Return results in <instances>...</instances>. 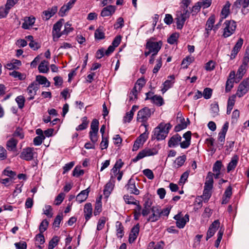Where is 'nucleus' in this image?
<instances>
[{
  "label": "nucleus",
  "instance_id": "obj_28",
  "mask_svg": "<svg viewBox=\"0 0 249 249\" xmlns=\"http://www.w3.org/2000/svg\"><path fill=\"white\" fill-rule=\"evenodd\" d=\"M35 18L33 17H26L22 23V27L24 29H28L32 26L35 22Z\"/></svg>",
  "mask_w": 249,
  "mask_h": 249
},
{
  "label": "nucleus",
  "instance_id": "obj_10",
  "mask_svg": "<svg viewBox=\"0 0 249 249\" xmlns=\"http://www.w3.org/2000/svg\"><path fill=\"white\" fill-rule=\"evenodd\" d=\"M174 218L176 220L177 226L179 229H182L189 221V216L188 214H186L184 216H182L181 213H179L175 215Z\"/></svg>",
  "mask_w": 249,
  "mask_h": 249
},
{
  "label": "nucleus",
  "instance_id": "obj_58",
  "mask_svg": "<svg viewBox=\"0 0 249 249\" xmlns=\"http://www.w3.org/2000/svg\"><path fill=\"white\" fill-rule=\"evenodd\" d=\"M157 64L153 70L154 73H157L162 66L161 58L160 57L157 59Z\"/></svg>",
  "mask_w": 249,
  "mask_h": 249
},
{
  "label": "nucleus",
  "instance_id": "obj_27",
  "mask_svg": "<svg viewBox=\"0 0 249 249\" xmlns=\"http://www.w3.org/2000/svg\"><path fill=\"white\" fill-rule=\"evenodd\" d=\"M89 188L82 191L76 196V200L79 203L85 201L89 196Z\"/></svg>",
  "mask_w": 249,
  "mask_h": 249
},
{
  "label": "nucleus",
  "instance_id": "obj_36",
  "mask_svg": "<svg viewBox=\"0 0 249 249\" xmlns=\"http://www.w3.org/2000/svg\"><path fill=\"white\" fill-rule=\"evenodd\" d=\"M124 199L125 202L128 204H133L137 205L139 204V201L136 200L132 196L128 195H125L124 196Z\"/></svg>",
  "mask_w": 249,
  "mask_h": 249
},
{
  "label": "nucleus",
  "instance_id": "obj_30",
  "mask_svg": "<svg viewBox=\"0 0 249 249\" xmlns=\"http://www.w3.org/2000/svg\"><path fill=\"white\" fill-rule=\"evenodd\" d=\"M94 37L96 40L103 39L105 38V35L103 30V27L99 26L95 31Z\"/></svg>",
  "mask_w": 249,
  "mask_h": 249
},
{
  "label": "nucleus",
  "instance_id": "obj_23",
  "mask_svg": "<svg viewBox=\"0 0 249 249\" xmlns=\"http://www.w3.org/2000/svg\"><path fill=\"white\" fill-rule=\"evenodd\" d=\"M181 139V137L178 134L173 135L168 141V146L169 147H175L177 146L179 144Z\"/></svg>",
  "mask_w": 249,
  "mask_h": 249
},
{
  "label": "nucleus",
  "instance_id": "obj_20",
  "mask_svg": "<svg viewBox=\"0 0 249 249\" xmlns=\"http://www.w3.org/2000/svg\"><path fill=\"white\" fill-rule=\"evenodd\" d=\"M212 195L211 190H208L204 189L203 195L196 198V201L197 200L199 201L197 202L198 204L200 206H202V201L204 202H207Z\"/></svg>",
  "mask_w": 249,
  "mask_h": 249
},
{
  "label": "nucleus",
  "instance_id": "obj_25",
  "mask_svg": "<svg viewBox=\"0 0 249 249\" xmlns=\"http://www.w3.org/2000/svg\"><path fill=\"white\" fill-rule=\"evenodd\" d=\"M140 227L139 224H137L132 228L131 232L129 236V242L132 243L134 242L138 235L139 232Z\"/></svg>",
  "mask_w": 249,
  "mask_h": 249
},
{
  "label": "nucleus",
  "instance_id": "obj_14",
  "mask_svg": "<svg viewBox=\"0 0 249 249\" xmlns=\"http://www.w3.org/2000/svg\"><path fill=\"white\" fill-rule=\"evenodd\" d=\"M220 226V222L218 220L214 221L210 225L207 232L206 240L213 236Z\"/></svg>",
  "mask_w": 249,
  "mask_h": 249
},
{
  "label": "nucleus",
  "instance_id": "obj_19",
  "mask_svg": "<svg viewBox=\"0 0 249 249\" xmlns=\"http://www.w3.org/2000/svg\"><path fill=\"white\" fill-rule=\"evenodd\" d=\"M57 11V7L53 6L51 8H48L47 10L43 12V18L46 20L49 19L52 17Z\"/></svg>",
  "mask_w": 249,
  "mask_h": 249
},
{
  "label": "nucleus",
  "instance_id": "obj_45",
  "mask_svg": "<svg viewBox=\"0 0 249 249\" xmlns=\"http://www.w3.org/2000/svg\"><path fill=\"white\" fill-rule=\"evenodd\" d=\"M138 90L136 86L132 89L129 94V101H135L137 99Z\"/></svg>",
  "mask_w": 249,
  "mask_h": 249
},
{
  "label": "nucleus",
  "instance_id": "obj_3",
  "mask_svg": "<svg viewBox=\"0 0 249 249\" xmlns=\"http://www.w3.org/2000/svg\"><path fill=\"white\" fill-rule=\"evenodd\" d=\"M224 26L223 36L225 38L233 34L236 28V22L233 20H226Z\"/></svg>",
  "mask_w": 249,
  "mask_h": 249
},
{
  "label": "nucleus",
  "instance_id": "obj_59",
  "mask_svg": "<svg viewBox=\"0 0 249 249\" xmlns=\"http://www.w3.org/2000/svg\"><path fill=\"white\" fill-rule=\"evenodd\" d=\"M234 80L227 79L226 83L225 92L228 93L230 92L233 87Z\"/></svg>",
  "mask_w": 249,
  "mask_h": 249
},
{
  "label": "nucleus",
  "instance_id": "obj_46",
  "mask_svg": "<svg viewBox=\"0 0 249 249\" xmlns=\"http://www.w3.org/2000/svg\"><path fill=\"white\" fill-rule=\"evenodd\" d=\"M18 104V107L20 109H22L24 107L25 99L22 95H19L16 97L15 99Z\"/></svg>",
  "mask_w": 249,
  "mask_h": 249
},
{
  "label": "nucleus",
  "instance_id": "obj_44",
  "mask_svg": "<svg viewBox=\"0 0 249 249\" xmlns=\"http://www.w3.org/2000/svg\"><path fill=\"white\" fill-rule=\"evenodd\" d=\"M211 112L213 117H215L218 115L219 111V106L217 103H215L211 105Z\"/></svg>",
  "mask_w": 249,
  "mask_h": 249
},
{
  "label": "nucleus",
  "instance_id": "obj_55",
  "mask_svg": "<svg viewBox=\"0 0 249 249\" xmlns=\"http://www.w3.org/2000/svg\"><path fill=\"white\" fill-rule=\"evenodd\" d=\"M53 209L50 205H46L44 209V213L49 218L53 217Z\"/></svg>",
  "mask_w": 249,
  "mask_h": 249
},
{
  "label": "nucleus",
  "instance_id": "obj_34",
  "mask_svg": "<svg viewBox=\"0 0 249 249\" xmlns=\"http://www.w3.org/2000/svg\"><path fill=\"white\" fill-rule=\"evenodd\" d=\"M36 81L38 82L37 83L39 85H44L46 87H49L50 86V82L47 80V79L42 75H37L36 76Z\"/></svg>",
  "mask_w": 249,
  "mask_h": 249
},
{
  "label": "nucleus",
  "instance_id": "obj_21",
  "mask_svg": "<svg viewBox=\"0 0 249 249\" xmlns=\"http://www.w3.org/2000/svg\"><path fill=\"white\" fill-rule=\"evenodd\" d=\"M213 174L211 172H209L206 178V181L204 183V189L208 190H212L213 188Z\"/></svg>",
  "mask_w": 249,
  "mask_h": 249
},
{
  "label": "nucleus",
  "instance_id": "obj_62",
  "mask_svg": "<svg viewBox=\"0 0 249 249\" xmlns=\"http://www.w3.org/2000/svg\"><path fill=\"white\" fill-rule=\"evenodd\" d=\"M7 152L6 150L0 145V160H3L7 159Z\"/></svg>",
  "mask_w": 249,
  "mask_h": 249
},
{
  "label": "nucleus",
  "instance_id": "obj_17",
  "mask_svg": "<svg viewBox=\"0 0 249 249\" xmlns=\"http://www.w3.org/2000/svg\"><path fill=\"white\" fill-rule=\"evenodd\" d=\"M152 214L147 218V222H154L158 221L160 216V208L158 207H152L151 209Z\"/></svg>",
  "mask_w": 249,
  "mask_h": 249
},
{
  "label": "nucleus",
  "instance_id": "obj_31",
  "mask_svg": "<svg viewBox=\"0 0 249 249\" xmlns=\"http://www.w3.org/2000/svg\"><path fill=\"white\" fill-rule=\"evenodd\" d=\"M82 124L77 126L75 129L76 131H82L86 129L88 126L89 121L87 117L85 116L81 118Z\"/></svg>",
  "mask_w": 249,
  "mask_h": 249
},
{
  "label": "nucleus",
  "instance_id": "obj_39",
  "mask_svg": "<svg viewBox=\"0 0 249 249\" xmlns=\"http://www.w3.org/2000/svg\"><path fill=\"white\" fill-rule=\"evenodd\" d=\"M113 186L114 185L112 182H111L110 181L107 182L106 184L104 189V195L106 196L107 197H108L111 194V192H112L113 189Z\"/></svg>",
  "mask_w": 249,
  "mask_h": 249
},
{
  "label": "nucleus",
  "instance_id": "obj_63",
  "mask_svg": "<svg viewBox=\"0 0 249 249\" xmlns=\"http://www.w3.org/2000/svg\"><path fill=\"white\" fill-rule=\"evenodd\" d=\"M212 94V90L209 88H205L203 92V96L204 98L206 99H210Z\"/></svg>",
  "mask_w": 249,
  "mask_h": 249
},
{
  "label": "nucleus",
  "instance_id": "obj_47",
  "mask_svg": "<svg viewBox=\"0 0 249 249\" xmlns=\"http://www.w3.org/2000/svg\"><path fill=\"white\" fill-rule=\"evenodd\" d=\"M243 40L241 38H239L233 48V50L232 51V53H234L235 54H236L238 51L241 49L243 45Z\"/></svg>",
  "mask_w": 249,
  "mask_h": 249
},
{
  "label": "nucleus",
  "instance_id": "obj_5",
  "mask_svg": "<svg viewBox=\"0 0 249 249\" xmlns=\"http://www.w3.org/2000/svg\"><path fill=\"white\" fill-rule=\"evenodd\" d=\"M64 21V19L61 18L53 25L52 33L54 41H57L59 38L62 36L60 30Z\"/></svg>",
  "mask_w": 249,
  "mask_h": 249
},
{
  "label": "nucleus",
  "instance_id": "obj_6",
  "mask_svg": "<svg viewBox=\"0 0 249 249\" xmlns=\"http://www.w3.org/2000/svg\"><path fill=\"white\" fill-rule=\"evenodd\" d=\"M162 43L161 41L158 42H154L151 40L147 41L145 45L146 50H149L152 53L157 54L160 50Z\"/></svg>",
  "mask_w": 249,
  "mask_h": 249
},
{
  "label": "nucleus",
  "instance_id": "obj_15",
  "mask_svg": "<svg viewBox=\"0 0 249 249\" xmlns=\"http://www.w3.org/2000/svg\"><path fill=\"white\" fill-rule=\"evenodd\" d=\"M125 188L131 194L135 195H138L140 194V191L137 188L136 182L133 178H130L128 181Z\"/></svg>",
  "mask_w": 249,
  "mask_h": 249
},
{
  "label": "nucleus",
  "instance_id": "obj_4",
  "mask_svg": "<svg viewBox=\"0 0 249 249\" xmlns=\"http://www.w3.org/2000/svg\"><path fill=\"white\" fill-rule=\"evenodd\" d=\"M158 153V151L156 148H145L141 151L137 156L132 160V161L136 162L145 157L154 156L157 154Z\"/></svg>",
  "mask_w": 249,
  "mask_h": 249
},
{
  "label": "nucleus",
  "instance_id": "obj_11",
  "mask_svg": "<svg viewBox=\"0 0 249 249\" xmlns=\"http://www.w3.org/2000/svg\"><path fill=\"white\" fill-rule=\"evenodd\" d=\"M229 127V124L228 123H225L221 130V131L218 134V147H219V149H221L224 145L225 140V136L226 133L228 131Z\"/></svg>",
  "mask_w": 249,
  "mask_h": 249
},
{
  "label": "nucleus",
  "instance_id": "obj_13",
  "mask_svg": "<svg viewBox=\"0 0 249 249\" xmlns=\"http://www.w3.org/2000/svg\"><path fill=\"white\" fill-rule=\"evenodd\" d=\"M39 88V85L36 82H33L29 85L27 89V91L29 95L28 100H33L36 94L37 91Z\"/></svg>",
  "mask_w": 249,
  "mask_h": 249
},
{
  "label": "nucleus",
  "instance_id": "obj_26",
  "mask_svg": "<svg viewBox=\"0 0 249 249\" xmlns=\"http://www.w3.org/2000/svg\"><path fill=\"white\" fill-rule=\"evenodd\" d=\"M175 79L174 75H170L168 77V79L166 80L163 83V88L161 89V90L162 92L163 93L165 92L169 89L171 88L173 84L174 83V80Z\"/></svg>",
  "mask_w": 249,
  "mask_h": 249
},
{
  "label": "nucleus",
  "instance_id": "obj_64",
  "mask_svg": "<svg viewBox=\"0 0 249 249\" xmlns=\"http://www.w3.org/2000/svg\"><path fill=\"white\" fill-rule=\"evenodd\" d=\"M189 172L187 171L184 172L181 176L180 178L179 181V184L180 185L184 184L185 181L187 180L189 177Z\"/></svg>",
  "mask_w": 249,
  "mask_h": 249
},
{
  "label": "nucleus",
  "instance_id": "obj_32",
  "mask_svg": "<svg viewBox=\"0 0 249 249\" xmlns=\"http://www.w3.org/2000/svg\"><path fill=\"white\" fill-rule=\"evenodd\" d=\"M230 3L229 1H227L223 7L221 12L222 19L226 18L228 16L230 13Z\"/></svg>",
  "mask_w": 249,
  "mask_h": 249
},
{
  "label": "nucleus",
  "instance_id": "obj_2",
  "mask_svg": "<svg viewBox=\"0 0 249 249\" xmlns=\"http://www.w3.org/2000/svg\"><path fill=\"white\" fill-rule=\"evenodd\" d=\"M190 12L188 9L183 10L182 12H178L176 18L177 28L181 30L184 24L185 21L190 17Z\"/></svg>",
  "mask_w": 249,
  "mask_h": 249
},
{
  "label": "nucleus",
  "instance_id": "obj_33",
  "mask_svg": "<svg viewBox=\"0 0 249 249\" xmlns=\"http://www.w3.org/2000/svg\"><path fill=\"white\" fill-rule=\"evenodd\" d=\"M48 62L45 60L42 61L39 65L38 69L40 73H47L49 71Z\"/></svg>",
  "mask_w": 249,
  "mask_h": 249
},
{
  "label": "nucleus",
  "instance_id": "obj_41",
  "mask_svg": "<svg viewBox=\"0 0 249 249\" xmlns=\"http://www.w3.org/2000/svg\"><path fill=\"white\" fill-rule=\"evenodd\" d=\"M153 103L158 106H161L164 104L163 98L160 95H153L151 97Z\"/></svg>",
  "mask_w": 249,
  "mask_h": 249
},
{
  "label": "nucleus",
  "instance_id": "obj_9",
  "mask_svg": "<svg viewBox=\"0 0 249 249\" xmlns=\"http://www.w3.org/2000/svg\"><path fill=\"white\" fill-rule=\"evenodd\" d=\"M242 6V12L243 14H247L249 11V0H236L232 5L233 8H240Z\"/></svg>",
  "mask_w": 249,
  "mask_h": 249
},
{
  "label": "nucleus",
  "instance_id": "obj_8",
  "mask_svg": "<svg viewBox=\"0 0 249 249\" xmlns=\"http://www.w3.org/2000/svg\"><path fill=\"white\" fill-rule=\"evenodd\" d=\"M151 115V110L148 107H145L138 111L137 117V121L142 123L146 122Z\"/></svg>",
  "mask_w": 249,
  "mask_h": 249
},
{
  "label": "nucleus",
  "instance_id": "obj_48",
  "mask_svg": "<svg viewBox=\"0 0 249 249\" xmlns=\"http://www.w3.org/2000/svg\"><path fill=\"white\" fill-rule=\"evenodd\" d=\"M107 221V218L105 216H102L100 217L99 219L97 225V230L101 231L105 227V223Z\"/></svg>",
  "mask_w": 249,
  "mask_h": 249
},
{
  "label": "nucleus",
  "instance_id": "obj_29",
  "mask_svg": "<svg viewBox=\"0 0 249 249\" xmlns=\"http://www.w3.org/2000/svg\"><path fill=\"white\" fill-rule=\"evenodd\" d=\"M239 158L237 155H234L231 161L229 163L227 166V172L229 173L231 171L233 170L237 165Z\"/></svg>",
  "mask_w": 249,
  "mask_h": 249
},
{
  "label": "nucleus",
  "instance_id": "obj_60",
  "mask_svg": "<svg viewBox=\"0 0 249 249\" xmlns=\"http://www.w3.org/2000/svg\"><path fill=\"white\" fill-rule=\"evenodd\" d=\"M237 95L236 94H233L232 96H230L228 100L227 107L233 108L235 102V98Z\"/></svg>",
  "mask_w": 249,
  "mask_h": 249
},
{
  "label": "nucleus",
  "instance_id": "obj_57",
  "mask_svg": "<svg viewBox=\"0 0 249 249\" xmlns=\"http://www.w3.org/2000/svg\"><path fill=\"white\" fill-rule=\"evenodd\" d=\"M178 37V34L174 33L172 34L167 39V42L170 44H174L175 43Z\"/></svg>",
  "mask_w": 249,
  "mask_h": 249
},
{
  "label": "nucleus",
  "instance_id": "obj_18",
  "mask_svg": "<svg viewBox=\"0 0 249 249\" xmlns=\"http://www.w3.org/2000/svg\"><path fill=\"white\" fill-rule=\"evenodd\" d=\"M215 22L214 15H211L208 19L206 24V33L204 34L205 37H208L210 35V32L213 29V24Z\"/></svg>",
  "mask_w": 249,
  "mask_h": 249
},
{
  "label": "nucleus",
  "instance_id": "obj_49",
  "mask_svg": "<svg viewBox=\"0 0 249 249\" xmlns=\"http://www.w3.org/2000/svg\"><path fill=\"white\" fill-rule=\"evenodd\" d=\"M59 242V238L57 236L53 237L49 242L48 249H53L56 247Z\"/></svg>",
  "mask_w": 249,
  "mask_h": 249
},
{
  "label": "nucleus",
  "instance_id": "obj_52",
  "mask_svg": "<svg viewBox=\"0 0 249 249\" xmlns=\"http://www.w3.org/2000/svg\"><path fill=\"white\" fill-rule=\"evenodd\" d=\"M71 24L69 22H67L65 24V29L61 32L62 35H67L73 30V28L71 27Z\"/></svg>",
  "mask_w": 249,
  "mask_h": 249
},
{
  "label": "nucleus",
  "instance_id": "obj_51",
  "mask_svg": "<svg viewBox=\"0 0 249 249\" xmlns=\"http://www.w3.org/2000/svg\"><path fill=\"white\" fill-rule=\"evenodd\" d=\"M14 138L16 137H18L19 139H23L24 138V134L23 132V131L21 129L19 128H18L16 129V130L14 131V132L13 134V137Z\"/></svg>",
  "mask_w": 249,
  "mask_h": 249
},
{
  "label": "nucleus",
  "instance_id": "obj_16",
  "mask_svg": "<svg viewBox=\"0 0 249 249\" xmlns=\"http://www.w3.org/2000/svg\"><path fill=\"white\" fill-rule=\"evenodd\" d=\"M18 141L15 138L11 137L7 142L6 143V149L10 152H17V145Z\"/></svg>",
  "mask_w": 249,
  "mask_h": 249
},
{
  "label": "nucleus",
  "instance_id": "obj_56",
  "mask_svg": "<svg viewBox=\"0 0 249 249\" xmlns=\"http://www.w3.org/2000/svg\"><path fill=\"white\" fill-rule=\"evenodd\" d=\"M222 163L221 160H217L213 164V172H220Z\"/></svg>",
  "mask_w": 249,
  "mask_h": 249
},
{
  "label": "nucleus",
  "instance_id": "obj_50",
  "mask_svg": "<svg viewBox=\"0 0 249 249\" xmlns=\"http://www.w3.org/2000/svg\"><path fill=\"white\" fill-rule=\"evenodd\" d=\"M99 121L96 119H94L91 123L90 131L98 132Z\"/></svg>",
  "mask_w": 249,
  "mask_h": 249
},
{
  "label": "nucleus",
  "instance_id": "obj_42",
  "mask_svg": "<svg viewBox=\"0 0 249 249\" xmlns=\"http://www.w3.org/2000/svg\"><path fill=\"white\" fill-rule=\"evenodd\" d=\"M102 202L100 200H96L95 206L94 210V215L95 216L98 215L102 212Z\"/></svg>",
  "mask_w": 249,
  "mask_h": 249
},
{
  "label": "nucleus",
  "instance_id": "obj_35",
  "mask_svg": "<svg viewBox=\"0 0 249 249\" xmlns=\"http://www.w3.org/2000/svg\"><path fill=\"white\" fill-rule=\"evenodd\" d=\"M21 65V62L18 60H13L11 63L6 64V67L9 70H13L18 69V67Z\"/></svg>",
  "mask_w": 249,
  "mask_h": 249
},
{
  "label": "nucleus",
  "instance_id": "obj_24",
  "mask_svg": "<svg viewBox=\"0 0 249 249\" xmlns=\"http://www.w3.org/2000/svg\"><path fill=\"white\" fill-rule=\"evenodd\" d=\"M84 213L86 223L92 215V207L90 203H88L85 205Z\"/></svg>",
  "mask_w": 249,
  "mask_h": 249
},
{
  "label": "nucleus",
  "instance_id": "obj_40",
  "mask_svg": "<svg viewBox=\"0 0 249 249\" xmlns=\"http://www.w3.org/2000/svg\"><path fill=\"white\" fill-rule=\"evenodd\" d=\"M187 126V124L185 121L184 118H182L180 120V122L179 124L175 126L174 128V130L176 132H179L185 128Z\"/></svg>",
  "mask_w": 249,
  "mask_h": 249
},
{
  "label": "nucleus",
  "instance_id": "obj_7",
  "mask_svg": "<svg viewBox=\"0 0 249 249\" xmlns=\"http://www.w3.org/2000/svg\"><path fill=\"white\" fill-rule=\"evenodd\" d=\"M249 90V78L244 80L239 85L236 95L238 97L243 96Z\"/></svg>",
  "mask_w": 249,
  "mask_h": 249
},
{
  "label": "nucleus",
  "instance_id": "obj_37",
  "mask_svg": "<svg viewBox=\"0 0 249 249\" xmlns=\"http://www.w3.org/2000/svg\"><path fill=\"white\" fill-rule=\"evenodd\" d=\"M116 227L117 237L121 238H122L124 234V227L122 224L120 222L117 221L116 223Z\"/></svg>",
  "mask_w": 249,
  "mask_h": 249
},
{
  "label": "nucleus",
  "instance_id": "obj_61",
  "mask_svg": "<svg viewBox=\"0 0 249 249\" xmlns=\"http://www.w3.org/2000/svg\"><path fill=\"white\" fill-rule=\"evenodd\" d=\"M215 64L214 61L210 60L205 64V69L207 71H213L215 68Z\"/></svg>",
  "mask_w": 249,
  "mask_h": 249
},
{
  "label": "nucleus",
  "instance_id": "obj_12",
  "mask_svg": "<svg viewBox=\"0 0 249 249\" xmlns=\"http://www.w3.org/2000/svg\"><path fill=\"white\" fill-rule=\"evenodd\" d=\"M34 148L26 147L21 152L19 157L21 159L26 161L32 160L34 158Z\"/></svg>",
  "mask_w": 249,
  "mask_h": 249
},
{
  "label": "nucleus",
  "instance_id": "obj_38",
  "mask_svg": "<svg viewBox=\"0 0 249 249\" xmlns=\"http://www.w3.org/2000/svg\"><path fill=\"white\" fill-rule=\"evenodd\" d=\"M186 160V156L185 155H182L181 156L178 157L175 160L174 163L175 166L176 168H179L182 166L185 161Z\"/></svg>",
  "mask_w": 249,
  "mask_h": 249
},
{
  "label": "nucleus",
  "instance_id": "obj_1",
  "mask_svg": "<svg viewBox=\"0 0 249 249\" xmlns=\"http://www.w3.org/2000/svg\"><path fill=\"white\" fill-rule=\"evenodd\" d=\"M171 127L172 125L170 123L166 124L163 123H160L154 131V135L157 140L158 141L164 140L167 137Z\"/></svg>",
  "mask_w": 249,
  "mask_h": 249
},
{
  "label": "nucleus",
  "instance_id": "obj_54",
  "mask_svg": "<svg viewBox=\"0 0 249 249\" xmlns=\"http://www.w3.org/2000/svg\"><path fill=\"white\" fill-rule=\"evenodd\" d=\"M10 75L14 78H18L20 80L25 79L26 77L25 75L22 74L20 72L15 71L10 73Z\"/></svg>",
  "mask_w": 249,
  "mask_h": 249
},
{
  "label": "nucleus",
  "instance_id": "obj_53",
  "mask_svg": "<svg viewBox=\"0 0 249 249\" xmlns=\"http://www.w3.org/2000/svg\"><path fill=\"white\" fill-rule=\"evenodd\" d=\"M49 222L46 219H44L40 223L39 227V232L41 233L44 232L48 228Z\"/></svg>",
  "mask_w": 249,
  "mask_h": 249
},
{
  "label": "nucleus",
  "instance_id": "obj_43",
  "mask_svg": "<svg viewBox=\"0 0 249 249\" xmlns=\"http://www.w3.org/2000/svg\"><path fill=\"white\" fill-rule=\"evenodd\" d=\"M194 61V57L187 56L184 58L181 62V66L183 69H187L188 66Z\"/></svg>",
  "mask_w": 249,
  "mask_h": 249
},
{
  "label": "nucleus",
  "instance_id": "obj_22",
  "mask_svg": "<svg viewBox=\"0 0 249 249\" xmlns=\"http://www.w3.org/2000/svg\"><path fill=\"white\" fill-rule=\"evenodd\" d=\"M116 7L113 5H108L104 7L101 12V16L103 17L111 16L115 12Z\"/></svg>",
  "mask_w": 249,
  "mask_h": 249
}]
</instances>
